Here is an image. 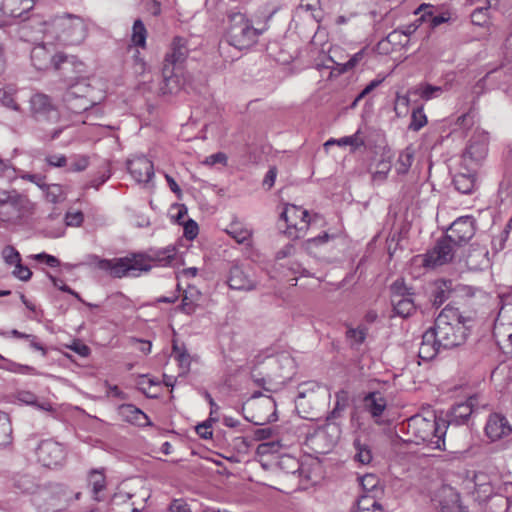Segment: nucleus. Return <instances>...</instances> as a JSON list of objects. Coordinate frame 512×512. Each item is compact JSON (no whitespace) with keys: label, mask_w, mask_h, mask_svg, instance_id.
Listing matches in <instances>:
<instances>
[{"label":"nucleus","mask_w":512,"mask_h":512,"mask_svg":"<svg viewBox=\"0 0 512 512\" xmlns=\"http://www.w3.org/2000/svg\"><path fill=\"white\" fill-rule=\"evenodd\" d=\"M177 255L175 246L169 245L161 249H149L143 253H130L125 257L102 259L91 256L93 263L102 271L114 278L139 277L149 272L153 264L166 267L172 264Z\"/></svg>","instance_id":"nucleus-1"},{"label":"nucleus","mask_w":512,"mask_h":512,"mask_svg":"<svg viewBox=\"0 0 512 512\" xmlns=\"http://www.w3.org/2000/svg\"><path fill=\"white\" fill-rule=\"evenodd\" d=\"M445 419L438 417L429 406H422L418 411V445L421 443L432 450H445L447 432Z\"/></svg>","instance_id":"nucleus-2"},{"label":"nucleus","mask_w":512,"mask_h":512,"mask_svg":"<svg viewBox=\"0 0 512 512\" xmlns=\"http://www.w3.org/2000/svg\"><path fill=\"white\" fill-rule=\"evenodd\" d=\"M56 39L63 45L81 44L87 36V25L77 15L64 14L54 18L52 23Z\"/></svg>","instance_id":"nucleus-3"},{"label":"nucleus","mask_w":512,"mask_h":512,"mask_svg":"<svg viewBox=\"0 0 512 512\" xmlns=\"http://www.w3.org/2000/svg\"><path fill=\"white\" fill-rule=\"evenodd\" d=\"M260 34L261 31L256 29L244 14L230 15L226 38L231 46L239 50L250 48L257 42Z\"/></svg>","instance_id":"nucleus-4"},{"label":"nucleus","mask_w":512,"mask_h":512,"mask_svg":"<svg viewBox=\"0 0 512 512\" xmlns=\"http://www.w3.org/2000/svg\"><path fill=\"white\" fill-rule=\"evenodd\" d=\"M34 209L26 195L16 190L0 189V221L15 223Z\"/></svg>","instance_id":"nucleus-5"},{"label":"nucleus","mask_w":512,"mask_h":512,"mask_svg":"<svg viewBox=\"0 0 512 512\" xmlns=\"http://www.w3.org/2000/svg\"><path fill=\"white\" fill-rule=\"evenodd\" d=\"M489 136L481 129H476L461 155V165L467 171H477L488 155Z\"/></svg>","instance_id":"nucleus-6"},{"label":"nucleus","mask_w":512,"mask_h":512,"mask_svg":"<svg viewBox=\"0 0 512 512\" xmlns=\"http://www.w3.org/2000/svg\"><path fill=\"white\" fill-rule=\"evenodd\" d=\"M29 115L38 124H54L60 119L59 110L52 98L41 92L30 97Z\"/></svg>","instance_id":"nucleus-7"},{"label":"nucleus","mask_w":512,"mask_h":512,"mask_svg":"<svg viewBox=\"0 0 512 512\" xmlns=\"http://www.w3.org/2000/svg\"><path fill=\"white\" fill-rule=\"evenodd\" d=\"M280 220L286 223L285 233L292 239L303 237L310 224L308 211L293 204L285 205Z\"/></svg>","instance_id":"nucleus-8"},{"label":"nucleus","mask_w":512,"mask_h":512,"mask_svg":"<svg viewBox=\"0 0 512 512\" xmlns=\"http://www.w3.org/2000/svg\"><path fill=\"white\" fill-rule=\"evenodd\" d=\"M412 287H407L403 279L396 280L391 285V302L394 311L401 317H408L416 309Z\"/></svg>","instance_id":"nucleus-9"},{"label":"nucleus","mask_w":512,"mask_h":512,"mask_svg":"<svg viewBox=\"0 0 512 512\" xmlns=\"http://www.w3.org/2000/svg\"><path fill=\"white\" fill-rule=\"evenodd\" d=\"M487 403L481 400V395L474 394L466 399L464 402L456 403L447 414V427L449 425L460 426L467 423L471 414L479 408H486Z\"/></svg>","instance_id":"nucleus-10"},{"label":"nucleus","mask_w":512,"mask_h":512,"mask_svg":"<svg viewBox=\"0 0 512 512\" xmlns=\"http://www.w3.org/2000/svg\"><path fill=\"white\" fill-rule=\"evenodd\" d=\"M476 220L472 216H461L446 229V237L456 247L466 245L476 233Z\"/></svg>","instance_id":"nucleus-11"},{"label":"nucleus","mask_w":512,"mask_h":512,"mask_svg":"<svg viewBox=\"0 0 512 512\" xmlns=\"http://www.w3.org/2000/svg\"><path fill=\"white\" fill-rule=\"evenodd\" d=\"M433 330L437 333L439 345L445 349H450L465 342L469 331V325L459 323H435Z\"/></svg>","instance_id":"nucleus-12"},{"label":"nucleus","mask_w":512,"mask_h":512,"mask_svg":"<svg viewBox=\"0 0 512 512\" xmlns=\"http://www.w3.org/2000/svg\"><path fill=\"white\" fill-rule=\"evenodd\" d=\"M455 247L446 236L442 237L424 255L423 266L425 268H435L450 262L454 257Z\"/></svg>","instance_id":"nucleus-13"},{"label":"nucleus","mask_w":512,"mask_h":512,"mask_svg":"<svg viewBox=\"0 0 512 512\" xmlns=\"http://www.w3.org/2000/svg\"><path fill=\"white\" fill-rule=\"evenodd\" d=\"M36 455L38 461L48 468L61 465L66 457L64 447L53 440H43L37 447Z\"/></svg>","instance_id":"nucleus-14"},{"label":"nucleus","mask_w":512,"mask_h":512,"mask_svg":"<svg viewBox=\"0 0 512 512\" xmlns=\"http://www.w3.org/2000/svg\"><path fill=\"white\" fill-rule=\"evenodd\" d=\"M54 69L59 71L63 79L67 82L79 79L84 72V64L76 56L57 53Z\"/></svg>","instance_id":"nucleus-15"},{"label":"nucleus","mask_w":512,"mask_h":512,"mask_svg":"<svg viewBox=\"0 0 512 512\" xmlns=\"http://www.w3.org/2000/svg\"><path fill=\"white\" fill-rule=\"evenodd\" d=\"M35 5V0H3L0 14L5 17L0 21V27L9 24V18H22Z\"/></svg>","instance_id":"nucleus-16"},{"label":"nucleus","mask_w":512,"mask_h":512,"mask_svg":"<svg viewBox=\"0 0 512 512\" xmlns=\"http://www.w3.org/2000/svg\"><path fill=\"white\" fill-rule=\"evenodd\" d=\"M131 176L138 183H148L154 176L153 163L145 156H137L127 162Z\"/></svg>","instance_id":"nucleus-17"},{"label":"nucleus","mask_w":512,"mask_h":512,"mask_svg":"<svg viewBox=\"0 0 512 512\" xmlns=\"http://www.w3.org/2000/svg\"><path fill=\"white\" fill-rule=\"evenodd\" d=\"M189 49L187 47V41L182 37H174L170 50L166 53L163 61V66L173 67L174 69L185 62L188 57Z\"/></svg>","instance_id":"nucleus-18"},{"label":"nucleus","mask_w":512,"mask_h":512,"mask_svg":"<svg viewBox=\"0 0 512 512\" xmlns=\"http://www.w3.org/2000/svg\"><path fill=\"white\" fill-rule=\"evenodd\" d=\"M485 432L492 441H496L502 437L508 436L512 432V427L505 416L494 413L488 418Z\"/></svg>","instance_id":"nucleus-19"},{"label":"nucleus","mask_w":512,"mask_h":512,"mask_svg":"<svg viewBox=\"0 0 512 512\" xmlns=\"http://www.w3.org/2000/svg\"><path fill=\"white\" fill-rule=\"evenodd\" d=\"M227 283L233 290L251 291L256 288V282L239 265L230 268Z\"/></svg>","instance_id":"nucleus-20"},{"label":"nucleus","mask_w":512,"mask_h":512,"mask_svg":"<svg viewBox=\"0 0 512 512\" xmlns=\"http://www.w3.org/2000/svg\"><path fill=\"white\" fill-rule=\"evenodd\" d=\"M31 62L37 70H49L54 67L56 54L50 50L46 45H36L31 50Z\"/></svg>","instance_id":"nucleus-21"},{"label":"nucleus","mask_w":512,"mask_h":512,"mask_svg":"<svg viewBox=\"0 0 512 512\" xmlns=\"http://www.w3.org/2000/svg\"><path fill=\"white\" fill-rule=\"evenodd\" d=\"M394 110L398 117H406L410 113L411 121L408 129L416 131V106H412L411 104L410 91L397 93Z\"/></svg>","instance_id":"nucleus-22"},{"label":"nucleus","mask_w":512,"mask_h":512,"mask_svg":"<svg viewBox=\"0 0 512 512\" xmlns=\"http://www.w3.org/2000/svg\"><path fill=\"white\" fill-rule=\"evenodd\" d=\"M346 406H347L346 393L344 391H340V392L336 393L335 407L331 411L330 416L327 417V423L324 426V429L328 433H331L335 442L339 439L341 431H340V427L336 423L331 422V419H335V418L339 417L341 412H343L344 409L346 408Z\"/></svg>","instance_id":"nucleus-23"},{"label":"nucleus","mask_w":512,"mask_h":512,"mask_svg":"<svg viewBox=\"0 0 512 512\" xmlns=\"http://www.w3.org/2000/svg\"><path fill=\"white\" fill-rule=\"evenodd\" d=\"M440 346L437 333L434 332L433 328H430L422 335V341L418 349V358L426 361L433 359Z\"/></svg>","instance_id":"nucleus-24"},{"label":"nucleus","mask_w":512,"mask_h":512,"mask_svg":"<svg viewBox=\"0 0 512 512\" xmlns=\"http://www.w3.org/2000/svg\"><path fill=\"white\" fill-rule=\"evenodd\" d=\"M75 80V83L69 85L65 93L64 99L66 102H70L71 100L80 97L83 103L79 107V109L85 111L91 105V102L86 99V95L90 89V86L84 78H79Z\"/></svg>","instance_id":"nucleus-25"},{"label":"nucleus","mask_w":512,"mask_h":512,"mask_svg":"<svg viewBox=\"0 0 512 512\" xmlns=\"http://www.w3.org/2000/svg\"><path fill=\"white\" fill-rule=\"evenodd\" d=\"M387 401L380 392H370L364 397V407L376 424H381L380 416L386 409Z\"/></svg>","instance_id":"nucleus-26"},{"label":"nucleus","mask_w":512,"mask_h":512,"mask_svg":"<svg viewBox=\"0 0 512 512\" xmlns=\"http://www.w3.org/2000/svg\"><path fill=\"white\" fill-rule=\"evenodd\" d=\"M87 482L88 486L91 488L93 499L96 501H101V493L107 487L105 469H91L87 474Z\"/></svg>","instance_id":"nucleus-27"},{"label":"nucleus","mask_w":512,"mask_h":512,"mask_svg":"<svg viewBox=\"0 0 512 512\" xmlns=\"http://www.w3.org/2000/svg\"><path fill=\"white\" fill-rule=\"evenodd\" d=\"M119 414L121 417L131 423L138 426L151 425L148 416L135 405L123 404L119 407Z\"/></svg>","instance_id":"nucleus-28"},{"label":"nucleus","mask_w":512,"mask_h":512,"mask_svg":"<svg viewBox=\"0 0 512 512\" xmlns=\"http://www.w3.org/2000/svg\"><path fill=\"white\" fill-rule=\"evenodd\" d=\"M173 67H162V83L160 91L163 95L176 93L181 86L179 77L175 74Z\"/></svg>","instance_id":"nucleus-29"},{"label":"nucleus","mask_w":512,"mask_h":512,"mask_svg":"<svg viewBox=\"0 0 512 512\" xmlns=\"http://www.w3.org/2000/svg\"><path fill=\"white\" fill-rule=\"evenodd\" d=\"M470 317H464L458 308L447 305L436 318L435 323L439 324H452L459 323L469 325L471 322Z\"/></svg>","instance_id":"nucleus-30"},{"label":"nucleus","mask_w":512,"mask_h":512,"mask_svg":"<svg viewBox=\"0 0 512 512\" xmlns=\"http://www.w3.org/2000/svg\"><path fill=\"white\" fill-rule=\"evenodd\" d=\"M475 173L467 171L456 174L453 179L455 189L462 194H471L476 188Z\"/></svg>","instance_id":"nucleus-31"},{"label":"nucleus","mask_w":512,"mask_h":512,"mask_svg":"<svg viewBox=\"0 0 512 512\" xmlns=\"http://www.w3.org/2000/svg\"><path fill=\"white\" fill-rule=\"evenodd\" d=\"M434 7L428 4H421L418 6V14L421 16L418 18V25L424 22H429L431 28H435L449 20V17L445 15H434Z\"/></svg>","instance_id":"nucleus-32"},{"label":"nucleus","mask_w":512,"mask_h":512,"mask_svg":"<svg viewBox=\"0 0 512 512\" xmlns=\"http://www.w3.org/2000/svg\"><path fill=\"white\" fill-rule=\"evenodd\" d=\"M15 398L20 403H23L25 405H30L36 407L38 410L46 411V412H53L54 408L52 404L48 401L39 403L37 401V396L28 390H18L15 393Z\"/></svg>","instance_id":"nucleus-33"},{"label":"nucleus","mask_w":512,"mask_h":512,"mask_svg":"<svg viewBox=\"0 0 512 512\" xmlns=\"http://www.w3.org/2000/svg\"><path fill=\"white\" fill-rule=\"evenodd\" d=\"M473 482L479 497L487 498L494 493V485L492 483L491 477L487 473H475Z\"/></svg>","instance_id":"nucleus-34"},{"label":"nucleus","mask_w":512,"mask_h":512,"mask_svg":"<svg viewBox=\"0 0 512 512\" xmlns=\"http://www.w3.org/2000/svg\"><path fill=\"white\" fill-rule=\"evenodd\" d=\"M13 485L22 493H34L38 488L36 478L27 473H18L13 478Z\"/></svg>","instance_id":"nucleus-35"},{"label":"nucleus","mask_w":512,"mask_h":512,"mask_svg":"<svg viewBox=\"0 0 512 512\" xmlns=\"http://www.w3.org/2000/svg\"><path fill=\"white\" fill-rule=\"evenodd\" d=\"M378 494L363 493L358 497L356 509L352 512H372V509H383L377 500Z\"/></svg>","instance_id":"nucleus-36"},{"label":"nucleus","mask_w":512,"mask_h":512,"mask_svg":"<svg viewBox=\"0 0 512 512\" xmlns=\"http://www.w3.org/2000/svg\"><path fill=\"white\" fill-rule=\"evenodd\" d=\"M296 13L299 15L308 13L314 21L319 22L321 20L320 0H300Z\"/></svg>","instance_id":"nucleus-37"},{"label":"nucleus","mask_w":512,"mask_h":512,"mask_svg":"<svg viewBox=\"0 0 512 512\" xmlns=\"http://www.w3.org/2000/svg\"><path fill=\"white\" fill-rule=\"evenodd\" d=\"M410 43V33L400 30H394L383 39V44H391L392 47L397 48V51L405 48Z\"/></svg>","instance_id":"nucleus-38"},{"label":"nucleus","mask_w":512,"mask_h":512,"mask_svg":"<svg viewBox=\"0 0 512 512\" xmlns=\"http://www.w3.org/2000/svg\"><path fill=\"white\" fill-rule=\"evenodd\" d=\"M12 424L9 415L0 411V447H6L12 442Z\"/></svg>","instance_id":"nucleus-39"},{"label":"nucleus","mask_w":512,"mask_h":512,"mask_svg":"<svg viewBox=\"0 0 512 512\" xmlns=\"http://www.w3.org/2000/svg\"><path fill=\"white\" fill-rule=\"evenodd\" d=\"M225 232L239 244H243L251 238V231L239 222H232Z\"/></svg>","instance_id":"nucleus-40"},{"label":"nucleus","mask_w":512,"mask_h":512,"mask_svg":"<svg viewBox=\"0 0 512 512\" xmlns=\"http://www.w3.org/2000/svg\"><path fill=\"white\" fill-rule=\"evenodd\" d=\"M359 482L363 493L378 495L382 493L379 478L375 474H365L359 478Z\"/></svg>","instance_id":"nucleus-41"},{"label":"nucleus","mask_w":512,"mask_h":512,"mask_svg":"<svg viewBox=\"0 0 512 512\" xmlns=\"http://www.w3.org/2000/svg\"><path fill=\"white\" fill-rule=\"evenodd\" d=\"M147 29L141 19H136L132 27L131 41L134 45L144 48L146 46Z\"/></svg>","instance_id":"nucleus-42"},{"label":"nucleus","mask_w":512,"mask_h":512,"mask_svg":"<svg viewBox=\"0 0 512 512\" xmlns=\"http://www.w3.org/2000/svg\"><path fill=\"white\" fill-rule=\"evenodd\" d=\"M414 155L415 149L412 146H408L406 150L399 155L396 163V171L398 174H405L408 172L413 163Z\"/></svg>","instance_id":"nucleus-43"},{"label":"nucleus","mask_w":512,"mask_h":512,"mask_svg":"<svg viewBox=\"0 0 512 512\" xmlns=\"http://www.w3.org/2000/svg\"><path fill=\"white\" fill-rule=\"evenodd\" d=\"M46 200L53 203H61L66 199V193L60 184H46L43 189Z\"/></svg>","instance_id":"nucleus-44"},{"label":"nucleus","mask_w":512,"mask_h":512,"mask_svg":"<svg viewBox=\"0 0 512 512\" xmlns=\"http://www.w3.org/2000/svg\"><path fill=\"white\" fill-rule=\"evenodd\" d=\"M475 124L474 115L472 113H465L459 116L455 122V127L452 130V134L456 135L459 132L461 134L469 131Z\"/></svg>","instance_id":"nucleus-45"},{"label":"nucleus","mask_w":512,"mask_h":512,"mask_svg":"<svg viewBox=\"0 0 512 512\" xmlns=\"http://www.w3.org/2000/svg\"><path fill=\"white\" fill-rule=\"evenodd\" d=\"M367 48H362L355 53L346 63H336L338 74L346 73L347 71L355 68L365 57Z\"/></svg>","instance_id":"nucleus-46"},{"label":"nucleus","mask_w":512,"mask_h":512,"mask_svg":"<svg viewBox=\"0 0 512 512\" xmlns=\"http://www.w3.org/2000/svg\"><path fill=\"white\" fill-rule=\"evenodd\" d=\"M173 355L183 372H188L191 365V356L184 347L173 344Z\"/></svg>","instance_id":"nucleus-47"},{"label":"nucleus","mask_w":512,"mask_h":512,"mask_svg":"<svg viewBox=\"0 0 512 512\" xmlns=\"http://www.w3.org/2000/svg\"><path fill=\"white\" fill-rule=\"evenodd\" d=\"M337 145L339 146H351L352 151L358 150L360 147L365 146V140L362 137L361 132L358 130L356 133L350 136H345L337 139Z\"/></svg>","instance_id":"nucleus-48"},{"label":"nucleus","mask_w":512,"mask_h":512,"mask_svg":"<svg viewBox=\"0 0 512 512\" xmlns=\"http://www.w3.org/2000/svg\"><path fill=\"white\" fill-rule=\"evenodd\" d=\"M0 103L11 110L20 111L21 107L15 99V92L8 88L0 89Z\"/></svg>","instance_id":"nucleus-49"},{"label":"nucleus","mask_w":512,"mask_h":512,"mask_svg":"<svg viewBox=\"0 0 512 512\" xmlns=\"http://www.w3.org/2000/svg\"><path fill=\"white\" fill-rule=\"evenodd\" d=\"M490 7V2H487L486 5L475 8L474 11L471 13L472 23L478 26H484L489 19Z\"/></svg>","instance_id":"nucleus-50"},{"label":"nucleus","mask_w":512,"mask_h":512,"mask_svg":"<svg viewBox=\"0 0 512 512\" xmlns=\"http://www.w3.org/2000/svg\"><path fill=\"white\" fill-rule=\"evenodd\" d=\"M443 92L442 87L430 84H421L418 86V95L421 99L428 101L439 97Z\"/></svg>","instance_id":"nucleus-51"},{"label":"nucleus","mask_w":512,"mask_h":512,"mask_svg":"<svg viewBox=\"0 0 512 512\" xmlns=\"http://www.w3.org/2000/svg\"><path fill=\"white\" fill-rule=\"evenodd\" d=\"M354 447L356 450L355 460L360 462L361 464H368L372 460V453L369 447L366 444H362L360 440L354 441Z\"/></svg>","instance_id":"nucleus-52"},{"label":"nucleus","mask_w":512,"mask_h":512,"mask_svg":"<svg viewBox=\"0 0 512 512\" xmlns=\"http://www.w3.org/2000/svg\"><path fill=\"white\" fill-rule=\"evenodd\" d=\"M8 363L7 366L0 365V369H5L13 373L19 374H30V375H40V373L32 366L22 365L12 361H6Z\"/></svg>","instance_id":"nucleus-53"},{"label":"nucleus","mask_w":512,"mask_h":512,"mask_svg":"<svg viewBox=\"0 0 512 512\" xmlns=\"http://www.w3.org/2000/svg\"><path fill=\"white\" fill-rule=\"evenodd\" d=\"M367 335V328L364 326H359L358 328H349L346 332V337L352 343L357 345L362 344Z\"/></svg>","instance_id":"nucleus-54"},{"label":"nucleus","mask_w":512,"mask_h":512,"mask_svg":"<svg viewBox=\"0 0 512 512\" xmlns=\"http://www.w3.org/2000/svg\"><path fill=\"white\" fill-rule=\"evenodd\" d=\"M2 257L4 262L9 266H12L17 262H21L22 259L20 253L11 245H7L3 248Z\"/></svg>","instance_id":"nucleus-55"},{"label":"nucleus","mask_w":512,"mask_h":512,"mask_svg":"<svg viewBox=\"0 0 512 512\" xmlns=\"http://www.w3.org/2000/svg\"><path fill=\"white\" fill-rule=\"evenodd\" d=\"M391 169L390 161L381 160L377 164L376 170L373 172L372 179L374 182H382L386 179L387 174Z\"/></svg>","instance_id":"nucleus-56"},{"label":"nucleus","mask_w":512,"mask_h":512,"mask_svg":"<svg viewBox=\"0 0 512 512\" xmlns=\"http://www.w3.org/2000/svg\"><path fill=\"white\" fill-rule=\"evenodd\" d=\"M13 266L12 275L15 278L25 282L31 279L32 272L27 266L22 264V261L15 263Z\"/></svg>","instance_id":"nucleus-57"},{"label":"nucleus","mask_w":512,"mask_h":512,"mask_svg":"<svg viewBox=\"0 0 512 512\" xmlns=\"http://www.w3.org/2000/svg\"><path fill=\"white\" fill-rule=\"evenodd\" d=\"M89 165V157L85 155L76 156L69 168V171L72 172H81L84 171Z\"/></svg>","instance_id":"nucleus-58"},{"label":"nucleus","mask_w":512,"mask_h":512,"mask_svg":"<svg viewBox=\"0 0 512 512\" xmlns=\"http://www.w3.org/2000/svg\"><path fill=\"white\" fill-rule=\"evenodd\" d=\"M84 221V215L81 211L67 212L65 214V223L67 226L79 227Z\"/></svg>","instance_id":"nucleus-59"},{"label":"nucleus","mask_w":512,"mask_h":512,"mask_svg":"<svg viewBox=\"0 0 512 512\" xmlns=\"http://www.w3.org/2000/svg\"><path fill=\"white\" fill-rule=\"evenodd\" d=\"M45 162L50 167L62 168L67 165V157L63 154L47 155L45 157Z\"/></svg>","instance_id":"nucleus-60"},{"label":"nucleus","mask_w":512,"mask_h":512,"mask_svg":"<svg viewBox=\"0 0 512 512\" xmlns=\"http://www.w3.org/2000/svg\"><path fill=\"white\" fill-rule=\"evenodd\" d=\"M197 307L196 301L193 299V295L188 296L187 293L184 294L182 298V302L180 305V310L185 314H192L195 312Z\"/></svg>","instance_id":"nucleus-61"},{"label":"nucleus","mask_w":512,"mask_h":512,"mask_svg":"<svg viewBox=\"0 0 512 512\" xmlns=\"http://www.w3.org/2000/svg\"><path fill=\"white\" fill-rule=\"evenodd\" d=\"M211 421H213L212 418L208 419L207 421L198 424L196 426V433L202 438V439H211L213 436V432L211 429Z\"/></svg>","instance_id":"nucleus-62"},{"label":"nucleus","mask_w":512,"mask_h":512,"mask_svg":"<svg viewBox=\"0 0 512 512\" xmlns=\"http://www.w3.org/2000/svg\"><path fill=\"white\" fill-rule=\"evenodd\" d=\"M32 257L36 261L44 262L45 264H47L50 267H58L60 265V261L58 258H56L53 255L47 254L45 252L35 254Z\"/></svg>","instance_id":"nucleus-63"},{"label":"nucleus","mask_w":512,"mask_h":512,"mask_svg":"<svg viewBox=\"0 0 512 512\" xmlns=\"http://www.w3.org/2000/svg\"><path fill=\"white\" fill-rule=\"evenodd\" d=\"M170 512H191L189 505L183 499H174L169 505Z\"/></svg>","instance_id":"nucleus-64"}]
</instances>
